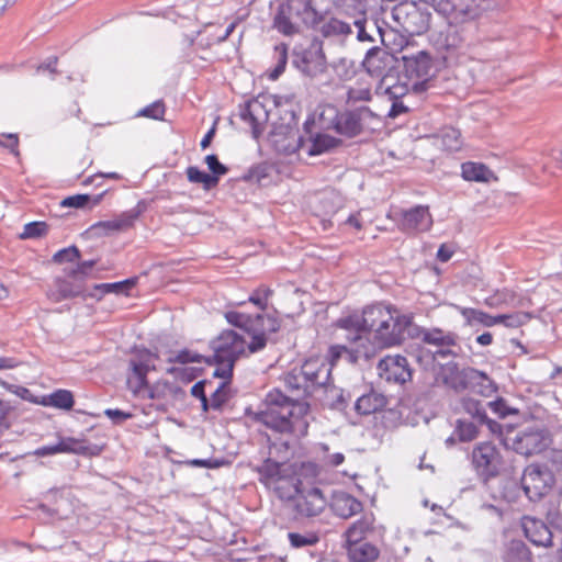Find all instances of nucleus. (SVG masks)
<instances>
[{"mask_svg":"<svg viewBox=\"0 0 562 562\" xmlns=\"http://www.w3.org/2000/svg\"><path fill=\"white\" fill-rule=\"evenodd\" d=\"M225 318L231 325L244 329L251 336L250 342H247L237 331L226 329L212 341L213 359L216 366L214 375L229 381L235 362L243 356L262 350L267 346L269 335L281 328V321L274 314L251 316L236 311L227 312ZM226 383L214 392L213 407H218L224 401L221 395Z\"/></svg>","mask_w":562,"mask_h":562,"instance_id":"nucleus-1","label":"nucleus"},{"mask_svg":"<svg viewBox=\"0 0 562 562\" xmlns=\"http://www.w3.org/2000/svg\"><path fill=\"white\" fill-rule=\"evenodd\" d=\"M246 415L271 431L292 441H299L308 432L311 406L306 401L291 397L279 389H272L265 396L262 409L247 411Z\"/></svg>","mask_w":562,"mask_h":562,"instance_id":"nucleus-2","label":"nucleus"},{"mask_svg":"<svg viewBox=\"0 0 562 562\" xmlns=\"http://www.w3.org/2000/svg\"><path fill=\"white\" fill-rule=\"evenodd\" d=\"M405 317L391 306L372 304L362 310L361 315L350 314L336 321L335 327L345 331H352L366 336L364 333H374V338L383 347L398 345L403 338Z\"/></svg>","mask_w":562,"mask_h":562,"instance_id":"nucleus-3","label":"nucleus"},{"mask_svg":"<svg viewBox=\"0 0 562 562\" xmlns=\"http://www.w3.org/2000/svg\"><path fill=\"white\" fill-rule=\"evenodd\" d=\"M375 120H378V116L367 106L339 112L335 105L325 104L319 113V124L324 128L334 130L347 137L359 135Z\"/></svg>","mask_w":562,"mask_h":562,"instance_id":"nucleus-4","label":"nucleus"},{"mask_svg":"<svg viewBox=\"0 0 562 562\" xmlns=\"http://www.w3.org/2000/svg\"><path fill=\"white\" fill-rule=\"evenodd\" d=\"M260 482L283 501H293L300 490L301 481L294 467L267 459L258 469Z\"/></svg>","mask_w":562,"mask_h":562,"instance_id":"nucleus-5","label":"nucleus"},{"mask_svg":"<svg viewBox=\"0 0 562 562\" xmlns=\"http://www.w3.org/2000/svg\"><path fill=\"white\" fill-rule=\"evenodd\" d=\"M471 468L484 483L499 476L506 469L502 448L494 441H481L472 447L469 454Z\"/></svg>","mask_w":562,"mask_h":562,"instance_id":"nucleus-6","label":"nucleus"},{"mask_svg":"<svg viewBox=\"0 0 562 562\" xmlns=\"http://www.w3.org/2000/svg\"><path fill=\"white\" fill-rule=\"evenodd\" d=\"M158 355L150 350L137 349L127 361L125 373L126 389L135 397H144L149 387L148 373L156 370Z\"/></svg>","mask_w":562,"mask_h":562,"instance_id":"nucleus-7","label":"nucleus"},{"mask_svg":"<svg viewBox=\"0 0 562 562\" xmlns=\"http://www.w3.org/2000/svg\"><path fill=\"white\" fill-rule=\"evenodd\" d=\"M520 484L530 502H539L553 492L557 477L548 463L533 462L524 469Z\"/></svg>","mask_w":562,"mask_h":562,"instance_id":"nucleus-8","label":"nucleus"},{"mask_svg":"<svg viewBox=\"0 0 562 562\" xmlns=\"http://www.w3.org/2000/svg\"><path fill=\"white\" fill-rule=\"evenodd\" d=\"M389 217L395 222L398 231L407 236L427 233L434 225V217L428 205L418 204L401 209Z\"/></svg>","mask_w":562,"mask_h":562,"instance_id":"nucleus-9","label":"nucleus"},{"mask_svg":"<svg viewBox=\"0 0 562 562\" xmlns=\"http://www.w3.org/2000/svg\"><path fill=\"white\" fill-rule=\"evenodd\" d=\"M392 16L403 32L409 35H420L430 25L431 14L422 11L416 2H401L392 10Z\"/></svg>","mask_w":562,"mask_h":562,"instance_id":"nucleus-10","label":"nucleus"},{"mask_svg":"<svg viewBox=\"0 0 562 562\" xmlns=\"http://www.w3.org/2000/svg\"><path fill=\"white\" fill-rule=\"evenodd\" d=\"M87 286L85 277L77 276L69 270L65 277H57L53 280L50 288L46 291V297L52 303H60L75 297H89L86 293Z\"/></svg>","mask_w":562,"mask_h":562,"instance_id":"nucleus-11","label":"nucleus"},{"mask_svg":"<svg viewBox=\"0 0 562 562\" xmlns=\"http://www.w3.org/2000/svg\"><path fill=\"white\" fill-rule=\"evenodd\" d=\"M346 339L349 346L335 345L328 350L331 364H335L341 356H346L350 363H356L360 358L370 359L374 356V348L367 336L346 331Z\"/></svg>","mask_w":562,"mask_h":562,"instance_id":"nucleus-12","label":"nucleus"},{"mask_svg":"<svg viewBox=\"0 0 562 562\" xmlns=\"http://www.w3.org/2000/svg\"><path fill=\"white\" fill-rule=\"evenodd\" d=\"M551 436L548 430L531 427L519 431L513 440L514 450L525 457L539 454L551 445Z\"/></svg>","mask_w":562,"mask_h":562,"instance_id":"nucleus-13","label":"nucleus"},{"mask_svg":"<svg viewBox=\"0 0 562 562\" xmlns=\"http://www.w3.org/2000/svg\"><path fill=\"white\" fill-rule=\"evenodd\" d=\"M378 375L389 382L404 384L412 378V370L405 357L400 355L385 356L376 366Z\"/></svg>","mask_w":562,"mask_h":562,"instance_id":"nucleus-14","label":"nucleus"},{"mask_svg":"<svg viewBox=\"0 0 562 562\" xmlns=\"http://www.w3.org/2000/svg\"><path fill=\"white\" fill-rule=\"evenodd\" d=\"M294 510L301 517H314L319 515L326 507L327 501L318 487H302L295 498Z\"/></svg>","mask_w":562,"mask_h":562,"instance_id":"nucleus-15","label":"nucleus"},{"mask_svg":"<svg viewBox=\"0 0 562 562\" xmlns=\"http://www.w3.org/2000/svg\"><path fill=\"white\" fill-rule=\"evenodd\" d=\"M485 0H448L446 21L452 24H465L477 19L483 11Z\"/></svg>","mask_w":562,"mask_h":562,"instance_id":"nucleus-16","label":"nucleus"},{"mask_svg":"<svg viewBox=\"0 0 562 562\" xmlns=\"http://www.w3.org/2000/svg\"><path fill=\"white\" fill-rule=\"evenodd\" d=\"M57 443L60 453H72L85 457H97L101 454L105 448V442L103 441L91 443L86 438L75 437H60Z\"/></svg>","mask_w":562,"mask_h":562,"instance_id":"nucleus-17","label":"nucleus"},{"mask_svg":"<svg viewBox=\"0 0 562 562\" xmlns=\"http://www.w3.org/2000/svg\"><path fill=\"white\" fill-rule=\"evenodd\" d=\"M521 527L525 537L532 544L544 548L552 546V532L541 519L524 516L521 518Z\"/></svg>","mask_w":562,"mask_h":562,"instance_id":"nucleus-18","label":"nucleus"},{"mask_svg":"<svg viewBox=\"0 0 562 562\" xmlns=\"http://www.w3.org/2000/svg\"><path fill=\"white\" fill-rule=\"evenodd\" d=\"M301 69L310 77L325 72L326 57L321 45H312L303 53Z\"/></svg>","mask_w":562,"mask_h":562,"instance_id":"nucleus-19","label":"nucleus"},{"mask_svg":"<svg viewBox=\"0 0 562 562\" xmlns=\"http://www.w3.org/2000/svg\"><path fill=\"white\" fill-rule=\"evenodd\" d=\"M376 530L373 514H366L352 522L345 532L347 543L362 542Z\"/></svg>","mask_w":562,"mask_h":562,"instance_id":"nucleus-20","label":"nucleus"},{"mask_svg":"<svg viewBox=\"0 0 562 562\" xmlns=\"http://www.w3.org/2000/svg\"><path fill=\"white\" fill-rule=\"evenodd\" d=\"M186 395L183 389L167 379H158L153 384H149L145 393V398L148 400H180Z\"/></svg>","mask_w":562,"mask_h":562,"instance_id":"nucleus-21","label":"nucleus"},{"mask_svg":"<svg viewBox=\"0 0 562 562\" xmlns=\"http://www.w3.org/2000/svg\"><path fill=\"white\" fill-rule=\"evenodd\" d=\"M461 177L465 181L481 183L498 180V177L487 165L477 161H465L461 164Z\"/></svg>","mask_w":562,"mask_h":562,"instance_id":"nucleus-22","label":"nucleus"},{"mask_svg":"<svg viewBox=\"0 0 562 562\" xmlns=\"http://www.w3.org/2000/svg\"><path fill=\"white\" fill-rule=\"evenodd\" d=\"M330 508L337 516L350 518L362 510V504L352 495L338 492L333 495Z\"/></svg>","mask_w":562,"mask_h":562,"instance_id":"nucleus-23","label":"nucleus"},{"mask_svg":"<svg viewBox=\"0 0 562 562\" xmlns=\"http://www.w3.org/2000/svg\"><path fill=\"white\" fill-rule=\"evenodd\" d=\"M403 60L406 72L416 78H426L432 66L431 57L426 52L404 56Z\"/></svg>","mask_w":562,"mask_h":562,"instance_id":"nucleus-24","label":"nucleus"},{"mask_svg":"<svg viewBox=\"0 0 562 562\" xmlns=\"http://www.w3.org/2000/svg\"><path fill=\"white\" fill-rule=\"evenodd\" d=\"M137 284V278H130L123 281L113 283H99L94 284L93 292L89 293V297H94L97 301L110 293L128 295L130 291Z\"/></svg>","mask_w":562,"mask_h":562,"instance_id":"nucleus-25","label":"nucleus"},{"mask_svg":"<svg viewBox=\"0 0 562 562\" xmlns=\"http://www.w3.org/2000/svg\"><path fill=\"white\" fill-rule=\"evenodd\" d=\"M286 8L306 25H314L318 22V12L314 9L312 0H288Z\"/></svg>","mask_w":562,"mask_h":562,"instance_id":"nucleus-26","label":"nucleus"},{"mask_svg":"<svg viewBox=\"0 0 562 562\" xmlns=\"http://www.w3.org/2000/svg\"><path fill=\"white\" fill-rule=\"evenodd\" d=\"M36 403L45 407L71 411L75 405V397L71 391L59 389L50 394L41 396Z\"/></svg>","mask_w":562,"mask_h":562,"instance_id":"nucleus-27","label":"nucleus"},{"mask_svg":"<svg viewBox=\"0 0 562 562\" xmlns=\"http://www.w3.org/2000/svg\"><path fill=\"white\" fill-rule=\"evenodd\" d=\"M390 64V55L375 47L371 48L363 60V67L371 76L380 77L382 76L389 68Z\"/></svg>","mask_w":562,"mask_h":562,"instance_id":"nucleus-28","label":"nucleus"},{"mask_svg":"<svg viewBox=\"0 0 562 562\" xmlns=\"http://www.w3.org/2000/svg\"><path fill=\"white\" fill-rule=\"evenodd\" d=\"M138 216L137 212H124L117 217L109 221H101L95 223L92 228L102 229L105 233L109 232H122L127 231L134 226V223Z\"/></svg>","mask_w":562,"mask_h":562,"instance_id":"nucleus-29","label":"nucleus"},{"mask_svg":"<svg viewBox=\"0 0 562 562\" xmlns=\"http://www.w3.org/2000/svg\"><path fill=\"white\" fill-rule=\"evenodd\" d=\"M349 562H374L380 554L379 549L369 542L347 543Z\"/></svg>","mask_w":562,"mask_h":562,"instance_id":"nucleus-30","label":"nucleus"},{"mask_svg":"<svg viewBox=\"0 0 562 562\" xmlns=\"http://www.w3.org/2000/svg\"><path fill=\"white\" fill-rule=\"evenodd\" d=\"M339 199L334 192H322L312 202V210L316 216H329L337 212Z\"/></svg>","mask_w":562,"mask_h":562,"instance_id":"nucleus-31","label":"nucleus"},{"mask_svg":"<svg viewBox=\"0 0 562 562\" xmlns=\"http://www.w3.org/2000/svg\"><path fill=\"white\" fill-rule=\"evenodd\" d=\"M463 24L447 23L445 31L439 33L438 44L446 50H453L462 46L464 42Z\"/></svg>","mask_w":562,"mask_h":562,"instance_id":"nucleus-32","label":"nucleus"},{"mask_svg":"<svg viewBox=\"0 0 562 562\" xmlns=\"http://www.w3.org/2000/svg\"><path fill=\"white\" fill-rule=\"evenodd\" d=\"M294 14L286 8L285 4H281L273 19V27L285 36H292L299 33V27L292 21Z\"/></svg>","mask_w":562,"mask_h":562,"instance_id":"nucleus-33","label":"nucleus"},{"mask_svg":"<svg viewBox=\"0 0 562 562\" xmlns=\"http://www.w3.org/2000/svg\"><path fill=\"white\" fill-rule=\"evenodd\" d=\"M385 397L375 392L361 395L356 402V411L361 415H370L385 406Z\"/></svg>","mask_w":562,"mask_h":562,"instance_id":"nucleus-34","label":"nucleus"},{"mask_svg":"<svg viewBox=\"0 0 562 562\" xmlns=\"http://www.w3.org/2000/svg\"><path fill=\"white\" fill-rule=\"evenodd\" d=\"M422 340L428 345L451 347L457 344V335L452 331H445L441 328H431L422 333Z\"/></svg>","mask_w":562,"mask_h":562,"instance_id":"nucleus-35","label":"nucleus"},{"mask_svg":"<svg viewBox=\"0 0 562 562\" xmlns=\"http://www.w3.org/2000/svg\"><path fill=\"white\" fill-rule=\"evenodd\" d=\"M456 308L464 317L467 325H473L474 323L481 324L485 327H493L496 325V315H490L481 310L472 307L457 306Z\"/></svg>","mask_w":562,"mask_h":562,"instance_id":"nucleus-36","label":"nucleus"},{"mask_svg":"<svg viewBox=\"0 0 562 562\" xmlns=\"http://www.w3.org/2000/svg\"><path fill=\"white\" fill-rule=\"evenodd\" d=\"M105 192H102L95 196L89 194H75L67 196L61 200V207H74V209H92L100 204Z\"/></svg>","mask_w":562,"mask_h":562,"instance_id":"nucleus-37","label":"nucleus"},{"mask_svg":"<svg viewBox=\"0 0 562 562\" xmlns=\"http://www.w3.org/2000/svg\"><path fill=\"white\" fill-rule=\"evenodd\" d=\"M533 318L530 312H514L508 314L496 315V325L502 324L506 328H519L525 326Z\"/></svg>","mask_w":562,"mask_h":562,"instance_id":"nucleus-38","label":"nucleus"},{"mask_svg":"<svg viewBox=\"0 0 562 562\" xmlns=\"http://www.w3.org/2000/svg\"><path fill=\"white\" fill-rule=\"evenodd\" d=\"M339 140L327 134H316L312 138V144L308 149L310 155H321L331 148H335L339 145Z\"/></svg>","mask_w":562,"mask_h":562,"instance_id":"nucleus-39","label":"nucleus"},{"mask_svg":"<svg viewBox=\"0 0 562 562\" xmlns=\"http://www.w3.org/2000/svg\"><path fill=\"white\" fill-rule=\"evenodd\" d=\"M273 293L274 292L270 286L260 284L252 290L248 297V302L257 306L260 311H266Z\"/></svg>","mask_w":562,"mask_h":562,"instance_id":"nucleus-40","label":"nucleus"},{"mask_svg":"<svg viewBox=\"0 0 562 562\" xmlns=\"http://www.w3.org/2000/svg\"><path fill=\"white\" fill-rule=\"evenodd\" d=\"M187 178L192 183H201L205 190L217 186L218 178L201 171L195 166H190L186 170Z\"/></svg>","mask_w":562,"mask_h":562,"instance_id":"nucleus-41","label":"nucleus"},{"mask_svg":"<svg viewBox=\"0 0 562 562\" xmlns=\"http://www.w3.org/2000/svg\"><path fill=\"white\" fill-rule=\"evenodd\" d=\"M440 140L442 146L448 150H459L462 146L461 132L452 126L442 128L440 133Z\"/></svg>","mask_w":562,"mask_h":562,"instance_id":"nucleus-42","label":"nucleus"},{"mask_svg":"<svg viewBox=\"0 0 562 562\" xmlns=\"http://www.w3.org/2000/svg\"><path fill=\"white\" fill-rule=\"evenodd\" d=\"M167 373L171 374L177 381L181 382L182 384H189L200 375L201 369L188 366L170 367L167 369Z\"/></svg>","mask_w":562,"mask_h":562,"instance_id":"nucleus-43","label":"nucleus"},{"mask_svg":"<svg viewBox=\"0 0 562 562\" xmlns=\"http://www.w3.org/2000/svg\"><path fill=\"white\" fill-rule=\"evenodd\" d=\"M325 371L324 366H319L317 360H306L301 369V375L313 384H323L321 372Z\"/></svg>","mask_w":562,"mask_h":562,"instance_id":"nucleus-44","label":"nucleus"},{"mask_svg":"<svg viewBox=\"0 0 562 562\" xmlns=\"http://www.w3.org/2000/svg\"><path fill=\"white\" fill-rule=\"evenodd\" d=\"M321 31L324 36L345 35L351 33V27L348 23L331 18L323 24Z\"/></svg>","mask_w":562,"mask_h":562,"instance_id":"nucleus-45","label":"nucleus"},{"mask_svg":"<svg viewBox=\"0 0 562 562\" xmlns=\"http://www.w3.org/2000/svg\"><path fill=\"white\" fill-rule=\"evenodd\" d=\"M456 434L461 442H469L479 436V429L472 422L459 420L456 427Z\"/></svg>","mask_w":562,"mask_h":562,"instance_id":"nucleus-46","label":"nucleus"},{"mask_svg":"<svg viewBox=\"0 0 562 562\" xmlns=\"http://www.w3.org/2000/svg\"><path fill=\"white\" fill-rule=\"evenodd\" d=\"M203 357L201 355L189 349H182L170 356L167 361L169 363H179L181 364L180 367H183L189 363H200Z\"/></svg>","mask_w":562,"mask_h":562,"instance_id":"nucleus-47","label":"nucleus"},{"mask_svg":"<svg viewBox=\"0 0 562 562\" xmlns=\"http://www.w3.org/2000/svg\"><path fill=\"white\" fill-rule=\"evenodd\" d=\"M274 53L277 55L278 64L269 75L271 80H277L285 69L288 63V46L283 43L277 45L274 47Z\"/></svg>","mask_w":562,"mask_h":562,"instance_id":"nucleus-48","label":"nucleus"},{"mask_svg":"<svg viewBox=\"0 0 562 562\" xmlns=\"http://www.w3.org/2000/svg\"><path fill=\"white\" fill-rule=\"evenodd\" d=\"M274 53L277 55L278 64L269 75L271 80H277L285 69L288 63V46L283 43L277 45L274 47Z\"/></svg>","mask_w":562,"mask_h":562,"instance_id":"nucleus-49","label":"nucleus"},{"mask_svg":"<svg viewBox=\"0 0 562 562\" xmlns=\"http://www.w3.org/2000/svg\"><path fill=\"white\" fill-rule=\"evenodd\" d=\"M166 113V106L162 101H155L150 103L149 105L142 109L137 115L148 117L151 120L161 121L164 120Z\"/></svg>","mask_w":562,"mask_h":562,"instance_id":"nucleus-50","label":"nucleus"},{"mask_svg":"<svg viewBox=\"0 0 562 562\" xmlns=\"http://www.w3.org/2000/svg\"><path fill=\"white\" fill-rule=\"evenodd\" d=\"M48 232L46 222H31L24 225L21 234L22 238H37L45 236Z\"/></svg>","mask_w":562,"mask_h":562,"instance_id":"nucleus-51","label":"nucleus"},{"mask_svg":"<svg viewBox=\"0 0 562 562\" xmlns=\"http://www.w3.org/2000/svg\"><path fill=\"white\" fill-rule=\"evenodd\" d=\"M289 541L294 548H302L307 546H313L318 541V537L316 535H301L297 532H290L288 535Z\"/></svg>","mask_w":562,"mask_h":562,"instance_id":"nucleus-52","label":"nucleus"},{"mask_svg":"<svg viewBox=\"0 0 562 562\" xmlns=\"http://www.w3.org/2000/svg\"><path fill=\"white\" fill-rule=\"evenodd\" d=\"M80 258V251L77 247L71 246L68 248H64L61 250H58L54 257L53 260L58 263L63 262H74Z\"/></svg>","mask_w":562,"mask_h":562,"instance_id":"nucleus-53","label":"nucleus"},{"mask_svg":"<svg viewBox=\"0 0 562 562\" xmlns=\"http://www.w3.org/2000/svg\"><path fill=\"white\" fill-rule=\"evenodd\" d=\"M513 297L512 294L506 292H495L484 300V304L491 308H499L504 306H508V299Z\"/></svg>","mask_w":562,"mask_h":562,"instance_id":"nucleus-54","label":"nucleus"},{"mask_svg":"<svg viewBox=\"0 0 562 562\" xmlns=\"http://www.w3.org/2000/svg\"><path fill=\"white\" fill-rule=\"evenodd\" d=\"M58 58L56 56H50L42 64H40L36 68L37 74H47L50 79H54L58 75Z\"/></svg>","mask_w":562,"mask_h":562,"instance_id":"nucleus-55","label":"nucleus"},{"mask_svg":"<svg viewBox=\"0 0 562 562\" xmlns=\"http://www.w3.org/2000/svg\"><path fill=\"white\" fill-rule=\"evenodd\" d=\"M384 93L389 97V100H398L408 93V87L406 83L396 81L393 85L386 86Z\"/></svg>","mask_w":562,"mask_h":562,"instance_id":"nucleus-56","label":"nucleus"},{"mask_svg":"<svg viewBox=\"0 0 562 562\" xmlns=\"http://www.w3.org/2000/svg\"><path fill=\"white\" fill-rule=\"evenodd\" d=\"M560 507V496L543 512L547 520L551 525L562 526V515L559 510Z\"/></svg>","mask_w":562,"mask_h":562,"instance_id":"nucleus-57","label":"nucleus"},{"mask_svg":"<svg viewBox=\"0 0 562 562\" xmlns=\"http://www.w3.org/2000/svg\"><path fill=\"white\" fill-rule=\"evenodd\" d=\"M477 376H482V378L486 379V374L485 373L480 372L479 370H475V369H467V370H463L461 372H458L457 373V378L460 381H459V384H453V387L454 389H465L467 387L465 379L474 380Z\"/></svg>","mask_w":562,"mask_h":562,"instance_id":"nucleus-58","label":"nucleus"},{"mask_svg":"<svg viewBox=\"0 0 562 562\" xmlns=\"http://www.w3.org/2000/svg\"><path fill=\"white\" fill-rule=\"evenodd\" d=\"M205 164L207 165L209 169L213 172L212 176L214 177L218 178L220 176H223L228 171L227 167L218 161L216 155H207L205 157Z\"/></svg>","mask_w":562,"mask_h":562,"instance_id":"nucleus-59","label":"nucleus"},{"mask_svg":"<svg viewBox=\"0 0 562 562\" xmlns=\"http://www.w3.org/2000/svg\"><path fill=\"white\" fill-rule=\"evenodd\" d=\"M5 138V142L0 139V146L8 148L14 156H20L19 145L20 139L19 135L15 133L2 134Z\"/></svg>","mask_w":562,"mask_h":562,"instance_id":"nucleus-60","label":"nucleus"},{"mask_svg":"<svg viewBox=\"0 0 562 562\" xmlns=\"http://www.w3.org/2000/svg\"><path fill=\"white\" fill-rule=\"evenodd\" d=\"M348 101L358 102V101H370L371 100V90L368 87L363 88H350L348 90Z\"/></svg>","mask_w":562,"mask_h":562,"instance_id":"nucleus-61","label":"nucleus"},{"mask_svg":"<svg viewBox=\"0 0 562 562\" xmlns=\"http://www.w3.org/2000/svg\"><path fill=\"white\" fill-rule=\"evenodd\" d=\"M104 415L109 417L114 424H121L133 417L130 412H124L119 408H108L104 411Z\"/></svg>","mask_w":562,"mask_h":562,"instance_id":"nucleus-62","label":"nucleus"},{"mask_svg":"<svg viewBox=\"0 0 562 562\" xmlns=\"http://www.w3.org/2000/svg\"><path fill=\"white\" fill-rule=\"evenodd\" d=\"M204 385H205L204 381L196 382L191 387V395L196 397V398H199L201 401L202 408H203V411L206 412L207 408H209V402H207V398H206V395H205V392H204Z\"/></svg>","mask_w":562,"mask_h":562,"instance_id":"nucleus-63","label":"nucleus"},{"mask_svg":"<svg viewBox=\"0 0 562 562\" xmlns=\"http://www.w3.org/2000/svg\"><path fill=\"white\" fill-rule=\"evenodd\" d=\"M299 379L300 376L299 375H295L293 373H289L284 376V383H285V387L290 391V392H302V394H305L306 393V387L302 386L299 382Z\"/></svg>","mask_w":562,"mask_h":562,"instance_id":"nucleus-64","label":"nucleus"}]
</instances>
